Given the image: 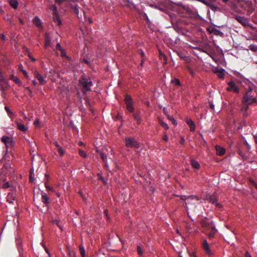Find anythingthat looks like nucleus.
Instances as JSON below:
<instances>
[{
    "label": "nucleus",
    "instance_id": "23",
    "mask_svg": "<svg viewBox=\"0 0 257 257\" xmlns=\"http://www.w3.org/2000/svg\"><path fill=\"white\" fill-rule=\"evenodd\" d=\"M10 79L11 80L14 81L17 84L20 85L21 84V82L20 79L14 75H11Z\"/></svg>",
    "mask_w": 257,
    "mask_h": 257
},
{
    "label": "nucleus",
    "instance_id": "16",
    "mask_svg": "<svg viewBox=\"0 0 257 257\" xmlns=\"http://www.w3.org/2000/svg\"><path fill=\"white\" fill-rule=\"evenodd\" d=\"M17 128L23 132H26L28 130V128L21 122H16Z\"/></svg>",
    "mask_w": 257,
    "mask_h": 257
},
{
    "label": "nucleus",
    "instance_id": "34",
    "mask_svg": "<svg viewBox=\"0 0 257 257\" xmlns=\"http://www.w3.org/2000/svg\"><path fill=\"white\" fill-rule=\"evenodd\" d=\"M224 71V69H221V71L219 72V73L218 74V77L219 78H224V73L223 71Z\"/></svg>",
    "mask_w": 257,
    "mask_h": 257
},
{
    "label": "nucleus",
    "instance_id": "52",
    "mask_svg": "<svg viewBox=\"0 0 257 257\" xmlns=\"http://www.w3.org/2000/svg\"><path fill=\"white\" fill-rule=\"evenodd\" d=\"M22 71L23 72V74L25 75V77L28 78V76L27 72L25 70H22Z\"/></svg>",
    "mask_w": 257,
    "mask_h": 257
},
{
    "label": "nucleus",
    "instance_id": "26",
    "mask_svg": "<svg viewBox=\"0 0 257 257\" xmlns=\"http://www.w3.org/2000/svg\"><path fill=\"white\" fill-rule=\"evenodd\" d=\"M80 253L82 257H85V251L84 247L83 245H80L79 246Z\"/></svg>",
    "mask_w": 257,
    "mask_h": 257
},
{
    "label": "nucleus",
    "instance_id": "24",
    "mask_svg": "<svg viewBox=\"0 0 257 257\" xmlns=\"http://www.w3.org/2000/svg\"><path fill=\"white\" fill-rule=\"evenodd\" d=\"M10 5L15 9H17L18 6V2L17 0H11Z\"/></svg>",
    "mask_w": 257,
    "mask_h": 257
},
{
    "label": "nucleus",
    "instance_id": "18",
    "mask_svg": "<svg viewBox=\"0 0 257 257\" xmlns=\"http://www.w3.org/2000/svg\"><path fill=\"white\" fill-rule=\"evenodd\" d=\"M36 77L39 80L40 84L44 85L46 83V82L45 80L44 79V78L38 72L36 73Z\"/></svg>",
    "mask_w": 257,
    "mask_h": 257
},
{
    "label": "nucleus",
    "instance_id": "21",
    "mask_svg": "<svg viewBox=\"0 0 257 257\" xmlns=\"http://www.w3.org/2000/svg\"><path fill=\"white\" fill-rule=\"evenodd\" d=\"M202 246H203V249L206 252V253H207L208 254L210 253V249L209 247V244L206 240H205L204 241L203 243L202 244Z\"/></svg>",
    "mask_w": 257,
    "mask_h": 257
},
{
    "label": "nucleus",
    "instance_id": "4",
    "mask_svg": "<svg viewBox=\"0 0 257 257\" xmlns=\"http://www.w3.org/2000/svg\"><path fill=\"white\" fill-rule=\"evenodd\" d=\"M125 146L127 147L139 148L140 144L138 143L134 138H125Z\"/></svg>",
    "mask_w": 257,
    "mask_h": 257
},
{
    "label": "nucleus",
    "instance_id": "44",
    "mask_svg": "<svg viewBox=\"0 0 257 257\" xmlns=\"http://www.w3.org/2000/svg\"><path fill=\"white\" fill-rule=\"evenodd\" d=\"M45 186H46V188L47 189V190L52 191H54L52 187H51L47 185V182L45 183Z\"/></svg>",
    "mask_w": 257,
    "mask_h": 257
},
{
    "label": "nucleus",
    "instance_id": "7",
    "mask_svg": "<svg viewBox=\"0 0 257 257\" xmlns=\"http://www.w3.org/2000/svg\"><path fill=\"white\" fill-rule=\"evenodd\" d=\"M201 226L206 229H211V230H214L215 227L213 226V224L211 222H207L205 220H201L200 221Z\"/></svg>",
    "mask_w": 257,
    "mask_h": 257
},
{
    "label": "nucleus",
    "instance_id": "2",
    "mask_svg": "<svg viewBox=\"0 0 257 257\" xmlns=\"http://www.w3.org/2000/svg\"><path fill=\"white\" fill-rule=\"evenodd\" d=\"M255 92L250 87L244 94L241 103L244 104H252L256 102Z\"/></svg>",
    "mask_w": 257,
    "mask_h": 257
},
{
    "label": "nucleus",
    "instance_id": "47",
    "mask_svg": "<svg viewBox=\"0 0 257 257\" xmlns=\"http://www.w3.org/2000/svg\"><path fill=\"white\" fill-rule=\"evenodd\" d=\"M209 106H210V107L212 109V110H214V105L211 102H209Z\"/></svg>",
    "mask_w": 257,
    "mask_h": 257
},
{
    "label": "nucleus",
    "instance_id": "37",
    "mask_svg": "<svg viewBox=\"0 0 257 257\" xmlns=\"http://www.w3.org/2000/svg\"><path fill=\"white\" fill-rule=\"evenodd\" d=\"M79 155L83 157V158H86V153L84 152V151H82V150H79Z\"/></svg>",
    "mask_w": 257,
    "mask_h": 257
},
{
    "label": "nucleus",
    "instance_id": "11",
    "mask_svg": "<svg viewBox=\"0 0 257 257\" xmlns=\"http://www.w3.org/2000/svg\"><path fill=\"white\" fill-rule=\"evenodd\" d=\"M133 117L136 121L137 124H140L142 122V117L141 116L140 111H136L133 113Z\"/></svg>",
    "mask_w": 257,
    "mask_h": 257
},
{
    "label": "nucleus",
    "instance_id": "15",
    "mask_svg": "<svg viewBox=\"0 0 257 257\" xmlns=\"http://www.w3.org/2000/svg\"><path fill=\"white\" fill-rule=\"evenodd\" d=\"M9 87L8 82L7 80L0 81V89L2 90H5Z\"/></svg>",
    "mask_w": 257,
    "mask_h": 257
},
{
    "label": "nucleus",
    "instance_id": "5",
    "mask_svg": "<svg viewBox=\"0 0 257 257\" xmlns=\"http://www.w3.org/2000/svg\"><path fill=\"white\" fill-rule=\"evenodd\" d=\"M228 86L226 88L228 91H233L236 93H239V88L236 84L232 81L228 83Z\"/></svg>",
    "mask_w": 257,
    "mask_h": 257
},
{
    "label": "nucleus",
    "instance_id": "28",
    "mask_svg": "<svg viewBox=\"0 0 257 257\" xmlns=\"http://www.w3.org/2000/svg\"><path fill=\"white\" fill-rule=\"evenodd\" d=\"M167 115L168 119L169 120H170L171 121H172V123L174 125H177V122L176 120L175 119V118L172 116H170L168 114Z\"/></svg>",
    "mask_w": 257,
    "mask_h": 257
},
{
    "label": "nucleus",
    "instance_id": "39",
    "mask_svg": "<svg viewBox=\"0 0 257 257\" xmlns=\"http://www.w3.org/2000/svg\"><path fill=\"white\" fill-rule=\"evenodd\" d=\"M100 158L103 162H105L107 159L106 156L103 153H100Z\"/></svg>",
    "mask_w": 257,
    "mask_h": 257
},
{
    "label": "nucleus",
    "instance_id": "62",
    "mask_svg": "<svg viewBox=\"0 0 257 257\" xmlns=\"http://www.w3.org/2000/svg\"><path fill=\"white\" fill-rule=\"evenodd\" d=\"M1 38H2V40H6V36H5V35H2V36H1Z\"/></svg>",
    "mask_w": 257,
    "mask_h": 257
},
{
    "label": "nucleus",
    "instance_id": "55",
    "mask_svg": "<svg viewBox=\"0 0 257 257\" xmlns=\"http://www.w3.org/2000/svg\"><path fill=\"white\" fill-rule=\"evenodd\" d=\"M190 256H191V257H196L195 252H192V253L190 254Z\"/></svg>",
    "mask_w": 257,
    "mask_h": 257
},
{
    "label": "nucleus",
    "instance_id": "54",
    "mask_svg": "<svg viewBox=\"0 0 257 257\" xmlns=\"http://www.w3.org/2000/svg\"><path fill=\"white\" fill-rule=\"evenodd\" d=\"M29 57L32 60V61H33V62L36 61V59L34 58H33L32 56H31L30 55H29Z\"/></svg>",
    "mask_w": 257,
    "mask_h": 257
},
{
    "label": "nucleus",
    "instance_id": "57",
    "mask_svg": "<svg viewBox=\"0 0 257 257\" xmlns=\"http://www.w3.org/2000/svg\"><path fill=\"white\" fill-rule=\"evenodd\" d=\"M161 56L163 57V58L164 59V60H165V61H166V56L164 54H162V53H161Z\"/></svg>",
    "mask_w": 257,
    "mask_h": 257
},
{
    "label": "nucleus",
    "instance_id": "36",
    "mask_svg": "<svg viewBox=\"0 0 257 257\" xmlns=\"http://www.w3.org/2000/svg\"><path fill=\"white\" fill-rule=\"evenodd\" d=\"M53 223L54 224L57 225L61 229H62V226L59 224V221L57 219L53 220Z\"/></svg>",
    "mask_w": 257,
    "mask_h": 257
},
{
    "label": "nucleus",
    "instance_id": "43",
    "mask_svg": "<svg viewBox=\"0 0 257 257\" xmlns=\"http://www.w3.org/2000/svg\"><path fill=\"white\" fill-rule=\"evenodd\" d=\"M10 187V185L9 184V183L8 182L5 183L3 186V188H5V189H6V188H8Z\"/></svg>",
    "mask_w": 257,
    "mask_h": 257
},
{
    "label": "nucleus",
    "instance_id": "25",
    "mask_svg": "<svg viewBox=\"0 0 257 257\" xmlns=\"http://www.w3.org/2000/svg\"><path fill=\"white\" fill-rule=\"evenodd\" d=\"M50 10L53 12V15L58 14L57 8L55 5H52L50 7Z\"/></svg>",
    "mask_w": 257,
    "mask_h": 257
},
{
    "label": "nucleus",
    "instance_id": "64",
    "mask_svg": "<svg viewBox=\"0 0 257 257\" xmlns=\"http://www.w3.org/2000/svg\"><path fill=\"white\" fill-rule=\"evenodd\" d=\"M254 141H255V144H257V137H254Z\"/></svg>",
    "mask_w": 257,
    "mask_h": 257
},
{
    "label": "nucleus",
    "instance_id": "56",
    "mask_svg": "<svg viewBox=\"0 0 257 257\" xmlns=\"http://www.w3.org/2000/svg\"><path fill=\"white\" fill-rule=\"evenodd\" d=\"M245 257H252L248 252H245Z\"/></svg>",
    "mask_w": 257,
    "mask_h": 257
},
{
    "label": "nucleus",
    "instance_id": "17",
    "mask_svg": "<svg viewBox=\"0 0 257 257\" xmlns=\"http://www.w3.org/2000/svg\"><path fill=\"white\" fill-rule=\"evenodd\" d=\"M42 202L47 206L49 204V198L45 193H43L41 197Z\"/></svg>",
    "mask_w": 257,
    "mask_h": 257
},
{
    "label": "nucleus",
    "instance_id": "51",
    "mask_svg": "<svg viewBox=\"0 0 257 257\" xmlns=\"http://www.w3.org/2000/svg\"><path fill=\"white\" fill-rule=\"evenodd\" d=\"M178 54L180 58H181V59L184 58V56H183V54L182 53H178Z\"/></svg>",
    "mask_w": 257,
    "mask_h": 257
},
{
    "label": "nucleus",
    "instance_id": "46",
    "mask_svg": "<svg viewBox=\"0 0 257 257\" xmlns=\"http://www.w3.org/2000/svg\"><path fill=\"white\" fill-rule=\"evenodd\" d=\"M163 139L164 141H165L166 142H168V136L167 135H164L163 137Z\"/></svg>",
    "mask_w": 257,
    "mask_h": 257
},
{
    "label": "nucleus",
    "instance_id": "41",
    "mask_svg": "<svg viewBox=\"0 0 257 257\" xmlns=\"http://www.w3.org/2000/svg\"><path fill=\"white\" fill-rule=\"evenodd\" d=\"M40 121L39 120V119H36L34 122V125L36 126H37V127H40Z\"/></svg>",
    "mask_w": 257,
    "mask_h": 257
},
{
    "label": "nucleus",
    "instance_id": "49",
    "mask_svg": "<svg viewBox=\"0 0 257 257\" xmlns=\"http://www.w3.org/2000/svg\"><path fill=\"white\" fill-rule=\"evenodd\" d=\"M54 145L56 146L57 149H59L61 147V146L58 144V143L57 142H55L54 143Z\"/></svg>",
    "mask_w": 257,
    "mask_h": 257
},
{
    "label": "nucleus",
    "instance_id": "61",
    "mask_svg": "<svg viewBox=\"0 0 257 257\" xmlns=\"http://www.w3.org/2000/svg\"><path fill=\"white\" fill-rule=\"evenodd\" d=\"M250 50H254V46L253 45H250L249 46Z\"/></svg>",
    "mask_w": 257,
    "mask_h": 257
},
{
    "label": "nucleus",
    "instance_id": "59",
    "mask_svg": "<svg viewBox=\"0 0 257 257\" xmlns=\"http://www.w3.org/2000/svg\"><path fill=\"white\" fill-rule=\"evenodd\" d=\"M144 60L143 59H142V61H141V62L140 63V65L142 67L143 66V65H144Z\"/></svg>",
    "mask_w": 257,
    "mask_h": 257
},
{
    "label": "nucleus",
    "instance_id": "29",
    "mask_svg": "<svg viewBox=\"0 0 257 257\" xmlns=\"http://www.w3.org/2000/svg\"><path fill=\"white\" fill-rule=\"evenodd\" d=\"M216 231L217 230L215 228L214 230H212V231L210 232H209L208 234V238L210 239L213 238L214 237V234Z\"/></svg>",
    "mask_w": 257,
    "mask_h": 257
},
{
    "label": "nucleus",
    "instance_id": "32",
    "mask_svg": "<svg viewBox=\"0 0 257 257\" xmlns=\"http://www.w3.org/2000/svg\"><path fill=\"white\" fill-rule=\"evenodd\" d=\"M34 172L33 171H31L30 172V175H29L30 182H33L34 181Z\"/></svg>",
    "mask_w": 257,
    "mask_h": 257
},
{
    "label": "nucleus",
    "instance_id": "27",
    "mask_svg": "<svg viewBox=\"0 0 257 257\" xmlns=\"http://www.w3.org/2000/svg\"><path fill=\"white\" fill-rule=\"evenodd\" d=\"M171 83L172 84H175L177 86H180L181 85V82L179 79L178 78H174L173 80H171Z\"/></svg>",
    "mask_w": 257,
    "mask_h": 257
},
{
    "label": "nucleus",
    "instance_id": "3",
    "mask_svg": "<svg viewBox=\"0 0 257 257\" xmlns=\"http://www.w3.org/2000/svg\"><path fill=\"white\" fill-rule=\"evenodd\" d=\"M124 102L126 105L127 110L130 112H134V107L133 104L132 98L130 95H129L128 94H126L125 95Z\"/></svg>",
    "mask_w": 257,
    "mask_h": 257
},
{
    "label": "nucleus",
    "instance_id": "12",
    "mask_svg": "<svg viewBox=\"0 0 257 257\" xmlns=\"http://www.w3.org/2000/svg\"><path fill=\"white\" fill-rule=\"evenodd\" d=\"M250 104H244L242 103V106L241 108V111L243 113L244 117H246L248 115L247 110L248 109V106Z\"/></svg>",
    "mask_w": 257,
    "mask_h": 257
},
{
    "label": "nucleus",
    "instance_id": "63",
    "mask_svg": "<svg viewBox=\"0 0 257 257\" xmlns=\"http://www.w3.org/2000/svg\"><path fill=\"white\" fill-rule=\"evenodd\" d=\"M22 115L23 116L24 119H27V117L25 115V114L23 112H22Z\"/></svg>",
    "mask_w": 257,
    "mask_h": 257
},
{
    "label": "nucleus",
    "instance_id": "22",
    "mask_svg": "<svg viewBox=\"0 0 257 257\" xmlns=\"http://www.w3.org/2000/svg\"><path fill=\"white\" fill-rule=\"evenodd\" d=\"M53 21L55 23L57 24L58 26H60L61 24V21L60 19L58 14L56 15H53Z\"/></svg>",
    "mask_w": 257,
    "mask_h": 257
},
{
    "label": "nucleus",
    "instance_id": "31",
    "mask_svg": "<svg viewBox=\"0 0 257 257\" xmlns=\"http://www.w3.org/2000/svg\"><path fill=\"white\" fill-rule=\"evenodd\" d=\"M237 153L243 160L246 159V157L244 153L240 149H238Z\"/></svg>",
    "mask_w": 257,
    "mask_h": 257
},
{
    "label": "nucleus",
    "instance_id": "10",
    "mask_svg": "<svg viewBox=\"0 0 257 257\" xmlns=\"http://www.w3.org/2000/svg\"><path fill=\"white\" fill-rule=\"evenodd\" d=\"M16 199V192L14 190L12 191L11 192H10L7 197V201L9 202L11 204H13L14 201Z\"/></svg>",
    "mask_w": 257,
    "mask_h": 257
},
{
    "label": "nucleus",
    "instance_id": "53",
    "mask_svg": "<svg viewBox=\"0 0 257 257\" xmlns=\"http://www.w3.org/2000/svg\"><path fill=\"white\" fill-rule=\"evenodd\" d=\"M74 12H75V13L77 15H78V13H79V10H78V9L77 8H75V9H74Z\"/></svg>",
    "mask_w": 257,
    "mask_h": 257
},
{
    "label": "nucleus",
    "instance_id": "42",
    "mask_svg": "<svg viewBox=\"0 0 257 257\" xmlns=\"http://www.w3.org/2000/svg\"><path fill=\"white\" fill-rule=\"evenodd\" d=\"M137 251L140 255H142L143 253V250L140 246L137 247Z\"/></svg>",
    "mask_w": 257,
    "mask_h": 257
},
{
    "label": "nucleus",
    "instance_id": "30",
    "mask_svg": "<svg viewBox=\"0 0 257 257\" xmlns=\"http://www.w3.org/2000/svg\"><path fill=\"white\" fill-rule=\"evenodd\" d=\"M160 123L161 125L163 127L165 128L166 130H168L169 129V127L168 124L167 123H166L165 122H163L162 120H160Z\"/></svg>",
    "mask_w": 257,
    "mask_h": 257
},
{
    "label": "nucleus",
    "instance_id": "40",
    "mask_svg": "<svg viewBox=\"0 0 257 257\" xmlns=\"http://www.w3.org/2000/svg\"><path fill=\"white\" fill-rule=\"evenodd\" d=\"M58 152L60 154V155L61 156H62L64 154V151L63 149L61 148V147L57 149Z\"/></svg>",
    "mask_w": 257,
    "mask_h": 257
},
{
    "label": "nucleus",
    "instance_id": "20",
    "mask_svg": "<svg viewBox=\"0 0 257 257\" xmlns=\"http://www.w3.org/2000/svg\"><path fill=\"white\" fill-rule=\"evenodd\" d=\"M216 151L217 154L219 156L223 155L225 152V150L224 149L219 146L216 147Z\"/></svg>",
    "mask_w": 257,
    "mask_h": 257
},
{
    "label": "nucleus",
    "instance_id": "9",
    "mask_svg": "<svg viewBox=\"0 0 257 257\" xmlns=\"http://www.w3.org/2000/svg\"><path fill=\"white\" fill-rule=\"evenodd\" d=\"M236 20L243 26H249L248 20L241 16H236Z\"/></svg>",
    "mask_w": 257,
    "mask_h": 257
},
{
    "label": "nucleus",
    "instance_id": "14",
    "mask_svg": "<svg viewBox=\"0 0 257 257\" xmlns=\"http://www.w3.org/2000/svg\"><path fill=\"white\" fill-rule=\"evenodd\" d=\"M51 44V37L48 33H46L45 35V44L44 47L47 48L48 46H50Z\"/></svg>",
    "mask_w": 257,
    "mask_h": 257
},
{
    "label": "nucleus",
    "instance_id": "38",
    "mask_svg": "<svg viewBox=\"0 0 257 257\" xmlns=\"http://www.w3.org/2000/svg\"><path fill=\"white\" fill-rule=\"evenodd\" d=\"M97 176H98L99 180L101 181L104 184H106V182L105 181L104 178L102 176H101L99 174L97 175Z\"/></svg>",
    "mask_w": 257,
    "mask_h": 257
},
{
    "label": "nucleus",
    "instance_id": "33",
    "mask_svg": "<svg viewBox=\"0 0 257 257\" xmlns=\"http://www.w3.org/2000/svg\"><path fill=\"white\" fill-rule=\"evenodd\" d=\"M56 49L57 50H59L60 51H61V52H64V49H62L61 48V45L60 43H58L57 45H56Z\"/></svg>",
    "mask_w": 257,
    "mask_h": 257
},
{
    "label": "nucleus",
    "instance_id": "58",
    "mask_svg": "<svg viewBox=\"0 0 257 257\" xmlns=\"http://www.w3.org/2000/svg\"><path fill=\"white\" fill-rule=\"evenodd\" d=\"M32 84H33V85L36 86L37 84V82L36 80H34L32 81Z\"/></svg>",
    "mask_w": 257,
    "mask_h": 257
},
{
    "label": "nucleus",
    "instance_id": "45",
    "mask_svg": "<svg viewBox=\"0 0 257 257\" xmlns=\"http://www.w3.org/2000/svg\"><path fill=\"white\" fill-rule=\"evenodd\" d=\"M35 24L36 26H39L40 25V20L38 19V20H35Z\"/></svg>",
    "mask_w": 257,
    "mask_h": 257
},
{
    "label": "nucleus",
    "instance_id": "50",
    "mask_svg": "<svg viewBox=\"0 0 257 257\" xmlns=\"http://www.w3.org/2000/svg\"><path fill=\"white\" fill-rule=\"evenodd\" d=\"M185 142V140L183 137L181 138L180 144L183 145Z\"/></svg>",
    "mask_w": 257,
    "mask_h": 257
},
{
    "label": "nucleus",
    "instance_id": "60",
    "mask_svg": "<svg viewBox=\"0 0 257 257\" xmlns=\"http://www.w3.org/2000/svg\"><path fill=\"white\" fill-rule=\"evenodd\" d=\"M27 89L29 90V92H30V94H31L32 93V91L31 90L29 87H27L26 88Z\"/></svg>",
    "mask_w": 257,
    "mask_h": 257
},
{
    "label": "nucleus",
    "instance_id": "6",
    "mask_svg": "<svg viewBox=\"0 0 257 257\" xmlns=\"http://www.w3.org/2000/svg\"><path fill=\"white\" fill-rule=\"evenodd\" d=\"M1 141L5 144L7 148H8L13 144V139L6 136H3L1 139Z\"/></svg>",
    "mask_w": 257,
    "mask_h": 257
},
{
    "label": "nucleus",
    "instance_id": "48",
    "mask_svg": "<svg viewBox=\"0 0 257 257\" xmlns=\"http://www.w3.org/2000/svg\"><path fill=\"white\" fill-rule=\"evenodd\" d=\"M6 80L2 74V73H0V81Z\"/></svg>",
    "mask_w": 257,
    "mask_h": 257
},
{
    "label": "nucleus",
    "instance_id": "35",
    "mask_svg": "<svg viewBox=\"0 0 257 257\" xmlns=\"http://www.w3.org/2000/svg\"><path fill=\"white\" fill-rule=\"evenodd\" d=\"M5 110H6V111L7 112L8 114H9V115L10 116L11 115L13 114L12 111L9 109V108L6 106L5 107Z\"/></svg>",
    "mask_w": 257,
    "mask_h": 257
},
{
    "label": "nucleus",
    "instance_id": "13",
    "mask_svg": "<svg viewBox=\"0 0 257 257\" xmlns=\"http://www.w3.org/2000/svg\"><path fill=\"white\" fill-rule=\"evenodd\" d=\"M186 123L189 125L191 132H194L195 130V123L190 118H187Z\"/></svg>",
    "mask_w": 257,
    "mask_h": 257
},
{
    "label": "nucleus",
    "instance_id": "19",
    "mask_svg": "<svg viewBox=\"0 0 257 257\" xmlns=\"http://www.w3.org/2000/svg\"><path fill=\"white\" fill-rule=\"evenodd\" d=\"M190 164L192 167L195 169H199L200 168V165L197 161L192 159L190 160Z\"/></svg>",
    "mask_w": 257,
    "mask_h": 257
},
{
    "label": "nucleus",
    "instance_id": "8",
    "mask_svg": "<svg viewBox=\"0 0 257 257\" xmlns=\"http://www.w3.org/2000/svg\"><path fill=\"white\" fill-rule=\"evenodd\" d=\"M208 200L210 202H211L212 204H215V206L217 207L221 208L222 207L220 203H217V196L215 194L210 196L208 198Z\"/></svg>",
    "mask_w": 257,
    "mask_h": 257
},
{
    "label": "nucleus",
    "instance_id": "1",
    "mask_svg": "<svg viewBox=\"0 0 257 257\" xmlns=\"http://www.w3.org/2000/svg\"><path fill=\"white\" fill-rule=\"evenodd\" d=\"M79 84L83 94L91 90V87L92 86V82L89 78L84 76H81L79 80Z\"/></svg>",
    "mask_w": 257,
    "mask_h": 257
}]
</instances>
